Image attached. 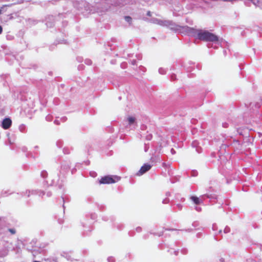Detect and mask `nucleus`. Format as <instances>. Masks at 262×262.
Here are the masks:
<instances>
[{"label":"nucleus","instance_id":"nucleus-1","mask_svg":"<svg viewBox=\"0 0 262 262\" xmlns=\"http://www.w3.org/2000/svg\"><path fill=\"white\" fill-rule=\"evenodd\" d=\"M196 38L206 42H216L219 41V37L215 34L206 30H195Z\"/></svg>","mask_w":262,"mask_h":262},{"label":"nucleus","instance_id":"nucleus-2","mask_svg":"<svg viewBox=\"0 0 262 262\" xmlns=\"http://www.w3.org/2000/svg\"><path fill=\"white\" fill-rule=\"evenodd\" d=\"M116 182L115 179H114L113 177L107 176L101 178V179L99 180L100 184H109L114 183Z\"/></svg>","mask_w":262,"mask_h":262},{"label":"nucleus","instance_id":"nucleus-3","mask_svg":"<svg viewBox=\"0 0 262 262\" xmlns=\"http://www.w3.org/2000/svg\"><path fill=\"white\" fill-rule=\"evenodd\" d=\"M12 125V121L9 118H7L3 120L2 122V126L5 129H7L10 127Z\"/></svg>","mask_w":262,"mask_h":262},{"label":"nucleus","instance_id":"nucleus-4","mask_svg":"<svg viewBox=\"0 0 262 262\" xmlns=\"http://www.w3.org/2000/svg\"><path fill=\"white\" fill-rule=\"evenodd\" d=\"M151 166L150 165L148 164H145L144 165H143L140 170L139 171V173L140 175H142L145 173L146 171H148L150 169Z\"/></svg>","mask_w":262,"mask_h":262},{"label":"nucleus","instance_id":"nucleus-5","mask_svg":"<svg viewBox=\"0 0 262 262\" xmlns=\"http://www.w3.org/2000/svg\"><path fill=\"white\" fill-rule=\"evenodd\" d=\"M190 199L196 205H200L203 203V201L200 199L199 198L195 196H190Z\"/></svg>","mask_w":262,"mask_h":262},{"label":"nucleus","instance_id":"nucleus-6","mask_svg":"<svg viewBox=\"0 0 262 262\" xmlns=\"http://www.w3.org/2000/svg\"><path fill=\"white\" fill-rule=\"evenodd\" d=\"M127 120L129 122V124H132L134 123L135 119V118H134L133 117H129L128 118Z\"/></svg>","mask_w":262,"mask_h":262},{"label":"nucleus","instance_id":"nucleus-7","mask_svg":"<svg viewBox=\"0 0 262 262\" xmlns=\"http://www.w3.org/2000/svg\"><path fill=\"white\" fill-rule=\"evenodd\" d=\"M125 19L126 21L130 23L132 21V18L130 16H125Z\"/></svg>","mask_w":262,"mask_h":262},{"label":"nucleus","instance_id":"nucleus-8","mask_svg":"<svg viewBox=\"0 0 262 262\" xmlns=\"http://www.w3.org/2000/svg\"><path fill=\"white\" fill-rule=\"evenodd\" d=\"M9 231L12 233V234H14L15 233V231L14 229H9Z\"/></svg>","mask_w":262,"mask_h":262},{"label":"nucleus","instance_id":"nucleus-9","mask_svg":"<svg viewBox=\"0 0 262 262\" xmlns=\"http://www.w3.org/2000/svg\"><path fill=\"white\" fill-rule=\"evenodd\" d=\"M3 31V28L1 26H0V34L2 33Z\"/></svg>","mask_w":262,"mask_h":262},{"label":"nucleus","instance_id":"nucleus-10","mask_svg":"<svg viewBox=\"0 0 262 262\" xmlns=\"http://www.w3.org/2000/svg\"><path fill=\"white\" fill-rule=\"evenodd\" d=\"M137 230L138 231H140L141 230V228L140 227H138L137 228Z\"/></svg>","mask_w":262,"mask_h":262},{"label":"nucleus","instance_id":"nucleus-11","mask_svg":"<svg viewBox=\"0 0 262 262\" xmlns=\"http://www.w3.org/2000/svg\"><path fill=\"white\" fill-rule=\"evenodd\" d=\"M147 15H148V16H151L150 12L148 11V12H147Z\"/></svg>","mask_w":262,"mask_h":262},{"label":"nucleus","instance_id":"nucleus-12","mask_svg":"<svg viewBox=\"0 0 262 262\" xmlns=\"http://www.w3.org/2000/svg\"><path fill=\"white\" fill-rule=\"evenodd\" d=\"M115 178L117 179V181L119 180L118 178V177H115Z\"/></svg>","mask_w":262,"mask_h":262},{"label":"nucleus","instance_id":"nucleus-13","mask_svg":"<svg viewBox=\"0 0 262 262\" xmlns=\"http://www.w3.org/2000/svg\"><path fill=\"white\" fill-rule=\"evenodd\" d=\"M2 13V10L0 9V14Z\"/></svg>","mask_w":262,"mask_h":262},{"label":"nucleus","instance_id":"nucleus-14","mask_svg":"<svg viewBox=\"0 0 262 262\" xmlns=\"http://www.w3.org/2000/svg\"><path fill=\"white\" fill-rule=\"evenodd\" d=\"M207 198H209V195H207Z\"/></svg>","mask_w":262,"mask_h":262}]
</instances>
